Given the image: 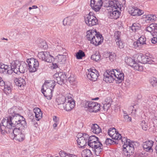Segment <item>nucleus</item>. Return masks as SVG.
Here are the masks:
<instances>
[{
	"label": "nucleus",
	"mask_w": 157,
	"mask_h": 157,
	"mask_svg": "<svg viewBox=\"0 0 157 157\" xmlns=\"http://www.w3.org/2000/svg\"><path fill=\"white\" fill-rule=\"evenodd\" d=\"M53 77L54 80L57 81V83L60 85L64 84L67 78L65 74L62 72L55 74L53 75Z\"/></svg>",
	"instance_id": "obj_6"
},
{
	"label": "nucleus",
	"mask_w": 157,
	"mask_h": 157,
	"mask_svg": "<svg viewBox=\"0 0 157 157\" xmlns=\"http://www.w3.org/2000/svg\"><path fill=\"white\" fill-rule=\"evenodd\" d=\"M112 139L117 140L118 142V140H120L121 137V136L120 134H119L117 131V132H114V134L111 136Z\"/></svg>",
	"instance_id": "obj_40"
},
{
	"label": "nucleus",
	"mask_w": 157,
	"mask_h": 157,
	"mask_svg": "<svg viewBox=\"0 0 157 157\" xmlns=\"http://www.w3.org/2000/svg\"><path fill=\"white\" fill-rule=\"evenodd\" d=\"M16 135V137L14 138L18 141H22L24 140L25 139V136L24 134L22 133V132L19 134Z\"/></svg>",
	"instance_id": "obj_39"
},
{
	"label": "nucleus",
	"mask_w": 157,
	"mask_h": 157,
	"mask_svg": "<svg viewBox=\"0 0 157 157\" xmlns=\"http://www.w3.org/2000/svg\"><path fill=\"white\" fill-rule=\"evenodd\" d=\"M96 104H97V102L86 100L83 101V106L85 108H87L88 110L90 112H92V111L90 110V109H93Z\"/></svg>",
	"instance_id": "obj_21"
},
{
	"label": "nucleus",
	"mask_w": 157,
	"mask_h": 157,
	"mask_svg": "<svg viewBox=\"0 0 157 157\" xmlns=\"http://www.w3.org/2000/svg\"><path fill=\"white\" fill-rule=\"evenodd\" d=\"M27 66L26 63L24 62H22L21 63L19 68L17 70V74L18 73H23L27 70Z\"/></svg>",
	"instance_id": "obj_28"
},
{
	"label": "nucleus",
	"mask_w": 157,
	"mask_h": 157,
	"mask_svg": "<svg viewBox=\"0 0 157 157\" xmlns=\"http://www.w3.org/2000/svg\"><path fill=\"white\" fill-rule=\"evenodd\" d=\"M39 43L38 46L41 48H43L44 49H46L48 48V45L46 41L42 39L39 40Z\"/></svg>",
	"instance_id": "obj_36"
},
{
	"label": "nucleus",
	"mask_w": 157,
	"mask_h": 157,
	"mask_svg": "<svg viewBox=\"0 0 157 157\" xmlns=\"http://www.w3.org/2000/svg\"><path fill=\"white\" fill-rule=\"evenodd\" d=\"M75 78L73 75H71L68 78V80L71 84L75 83Z\"/></svg>",
	"instance_id": "obj_52"
},
{
	"label": "nucleus",
	"mask_w": 157,
	"mask_h": 157,
	"mask_svg": "<svg viewBox=\"0 0 157 157\" xmlns=\"http://www.w3.org/2000/svg\"><path fill=\"white\" fill-rule=\"evenodd\" d=\"M150 43L147 41L146 38L144 36H141L136 41L134 42L133 45L135 48H136L139 46L144 44L149 45Z\"/></svg>",
	"instance_id": "obj_12"
},
{
	"label": "nucleus",
	"mask_w": 157,
	"mask_h": 157,
	"mask_svg": "<svg viewBox=\"0 0 157 157\" xmlns=\"http://www.w3.org/2000/svg\"><path fill=\"white\" fill-rule=\"evenodd\" d=\"M57 57L58 58V63L62 64L65 63L66 59V56L59 54L57 56Z\"/></svg>",
	"instance_id": "obj_35"
},
{
	"label": "nucleus",
	"mask_w": 157,
	"mask_h": 157,
	"mask_svg": "<svg viewBox=\"0 0 157 157\" xmlns=\"http://www.w3.org/2000/svg\"><path fill=\"white\" fill-rule=\"evenodd\" d=\"M82 136H81V137H83V139L85 140L88 142V139L89 138V136L86 133L82 134Z\"/></svg>",
	"instance_id": "obj_63"
},
{
	"label": "nucleus",
	"mask_w": 157,
	"mask_h": 157,
	"mask_svg": "<svg viewBox=\"0 0 157 157\" xmlns=\"http://www.w3.org/2000/svg\"><path fill=\"white\" fill-rule=\"evenodd\" d=\"M120 140L122 143L124 142V144H128L132 142L130 139H127L125 137H122L121 139H120Z\"/></svg>",
	"instance_id": "obj_55"
},
{
	"label": "nucleus",
	"mask_w": 157,
	"mask_h": 157,
	"mask_svg": "<svg viewBox=\"0 0 157 157\" xmlns=\"http://www.w3.org/2000/svg\"><path fill=\"white\" fill-rule=\"evenodd\" d=\"M65 103V110L67 111H70L74 107L75 105V101L67 100V101Z\"/></svg>",
	"instance_id": "obj_25"
},
{
	"label": "nucleus",
	"mask_w": 157,
	"mask_h": 157,
	"mask_svg": "<svg viewBox=\"0 0 157 157\" xmlns=\"http://www.w3.org/2000/svg\"><path fill=\"white\" fill-rule=\"evenodd\" d=\"M117 131L116 130V129L114 128H110L108 130V134L110 137L112 136L113 134H114V132H117Z\"/></svg>",
	"instance_id": "obj_53"
},
{
	"label": "nucleus",
	"mask_w": 157,
	"mask_h": 157,
	"mask_svg": "<svg viewBox=\"0 0 157 157\" xmlns=\"http://www.w3.org/2000/svg\"><path fill=\"white\" fill-rule=\"evenodd\" d=\"M147 63L151 64H152L154 62L153 60H152L151 58L149 56H147Z\"/></svg>",
	"instance_id": "obj_62"
},
{
	"label": "nucleus",
	"mask_w": 157,
	"mask_h": 157,
	"mask_svg": "<svg viewBox=\"0 0 157 157\" xmlns=\"http://www.w3.org/2000/svg\"><path fill=\"white\" fill-rule=\"evenodd\" d=\"M98 33L96 29L90 30L86 32V38L88 40L90 41V43H92V42L94 41V38H95V36Z\"/></svg>",
	"instance_id": "obj_16"
},
{
	"label": "nucleus",
	"mask_w": 157,
	"mask_h": 157,
	"mask_svg": "<svg viewBox=\"0 0 157 157\" xmlns=\"http://www.w3.org/2000/svg\"><path fill=\"white\" fill-rule=\"evenodd\" d=\"M132 141L128 144H124L123 146V153L127 156L129 157L134 153V148Z\"/></svg>",
	"instance_id": "obj_5"
},
{
	"label": "nucleus",
	"mask_w": 157,
	"mask_h": 157,
	"mask_svg": "<svg viewBox=\"0 0 157 157\" xmlns=\"http://www.w3.org/2000/svg\"><path fill=\"white\" fill-rule=\"evenodd\" d=\"M103 80L107 83H113L115 82L114 77L112 72L109 70H107L104 74Z\"/></svg>",
	"instance_id": "obj_11"
},
{
	"label": "nucleus",
	"mask_w": 157,
	"mask_h": 157,
	"mask_svg": "<svg viewBox=\"0 0 157 157\" xmlns=\"http://www.w3.org/2000/svg\"><path fill=\"white\" fill-rule=\"evenodd\" d=\"M13 70H10V67L8 65H5L2 63H0V73L4 75H11Z\"/></svg>",
	"instance_id": "obj_13"
},
{
	"label": "nucleus",
	"mask_w": 157,
	"mask_h": 157,
	"mask_svg": "<svg viewBox=\"0 0 157 157\" xmlns=\"http://www.w3.org/2000/svg\"><path fill=\"white\" fill-rule=\"evenodd\" d=\"M121 13V12L117 10L113 11V9L108 12V15L110 18L117 19L120 16Z\"/></svg>",
	"instance_id": "obj_20"
},
{
	"label": "nucleus",
	"mask_w": 157,
	"mask_h": 157,
	"mask_svg": "<svg viewBox=\"0 0 157 157\" xmlns=\"http://www.w3.org/2000/svg\"><path fill=\"white\" fill-rule=\"evenodd\" d=\"M87 144L95 152L96 155L101 154L103 149V146L98 137L95 135H92L89 137Z\"/></svg>",
	"instance_id": "obj_1"
},
{
	"label": "nucleus",
	"mask_w": 157,
	"mask_h": 157,
	"mask_svg": "<svg viewBox=\"0 0 157 157\" xmlns=\"http://www.w3.org/2000/svg\"><path fill=\"white\" fill-rule=\"evenodd\" d=\"M103 104V105L102 106V108L105 111H107L109 109L111 105V104L109 102Z\"/></svg>",
	"instance_id": "obj_54"
},
{
	"label": "nucleus",
	"mask_w": 157,
	"mask_h": 157,
	"mask_svg": "<svg viewBox=\"0 0 157 157\" xmlns=\"http://www.w3.org/2000/svg\"><path fill=\"white\" fill-rule=\"evenodd\" d=\"M73 22V18L72 17H66L63 21V25H70Z\"/></svg>",
	"instance_id": "obj_32"
},
{
	"label": "nucleus",
	"mask_w": 157,
	"mask_h": 157,
	"mask_svg": "<svg viewBox=\"0 0 157 157\" xmlns=\"http://www.w3.org/2000/svg\"><path fill=\"white\" fill-rule=\"evenodd\" d=\"M21 63L20 62L17 60L12 61L10 63V70H13L14 73L17 74V70L20 65H21Z\"/></svg>",
	"instance_id": "obj_22"
},
{
	"label": "nucleus",
	"mask_w": 157,
	"mask_h": 157,
	"mask_svg": "<svg viewBox=\"0 0 157 157\" xmlns=\"http://www.w3.org/2000/svg\"><path fill=\"white\" fill-rule=\"evenodd\" d=\"M120 36L121 32L118 31H116L114 34V37L115 39V42H117L118 41H119V40H121Z\"/></svg>",
	"instance_id": "obj_49"
},
{
	"label": "nucleus",
	"mask_w": 157,
	"mask_h": 157,
	"mask_svg": "<svg viewBox=\"0 0 157 157\" xmlns=\"http://www.w3.org/2000/svg\"><path fill=\"white\" fill-rule=\"evenodd\" d=\"M86 74L88 79L93 81H96L99 75L98 71L95 69H89L88 70V72H87Z\"/></svg>",
	"instance_id": "obj_9"
},
{
	"label": "nucleus",
	"mask_w": 157,
	"mask_h": 157,
	"mask_svg": "<svg viewBox=\"0 0 157 157\" xmlns=\"http://www.w3.org/2000/svg\"><path fill=\"white\" fill-rule=\"evenodd\" d=\"M85 56L84 52L82 50H79L78 52L76 54V58L78 59H81Z\"/></svg>",
	"instance_id": "obj_41"
},
{
	"label": "nucleus",
	"mask_w": 157,
	"mask_h": 157,
	"mask_svg": "<svg viewBox=\"0 0 157 157\" xmlns=\"http://www.w3.org/2000/svg\"><path fill=\"white\" fill-rule=\"evenodd\" d=\"M103 40V38L99 32H98L94 38V41L92 42V44L96 46L101 44Z\"/></svg>",
	"instance_id": "obj_19"
},
{
	"label": "nucleus",
	"mask_w": 157,
	"mask_h": 157,
	"mask_svg": "<svg viewBox=\"0 0 157 157\" xmlns=\"http://www.w3.org/2000/svg\"><path fill=\"white\" fill-rule=\"evenodd\" d=\"M106 54L107 56L106 58L109 57L110 60H113V59L116 56L115 54L113 52H107Z\"/></svg>",
	"instance_id": "obj_51"
},
{
	"label": "nucleus",
	"mask_w": 157,
	"mask_h": 157,
	"mask_svg": "<svg viewBox=\"0 0 157 157\" xmlns=\"http://www.w3.org/2000/svg\"><path fill=\"white\" fill-rule=\"evenodd\" d=\"M110 71L112 72V74L114 77H116L117 75H119L122 72L118 69H112V71L110 70Z\"/></svg>",
	"instance_id": "obj_48"
},
{
	"label": "nucleus",
	"mask_w": 157,
	"mask_h": 157,
	"mask_svg": "<svg viewBox=\"0 0 157 157\" xmlns=\"http://www.w3.org/2000/svg\"><path fill=\"white\" fill-rule=\"evenodd\" d=\"M42 112L35 114V117L36 120L39 121L42 118Z\"/></svg>",
	"instance_id": "obj_59"
},
{
	"label": "nucleus",
	"mask_w": 157,
	"mask_h": 157,
	"mask_svg": "<svg viewBox=\"0 0 157 157\" xmlns=\"http://www.w3.org/2000/svg\"><path fill=\"white\" fill-rule=\"evenodd\" d=\"M67 100L65 97L62 96L59 98L57 101L58 104H64L65 102H67Z\"/></svg>",
	"instance_id": "obj_45"
},
{
	"label": "nucleus",
	"mask_w": 157,
	"mask_h": 157,
	"mask_svg": "<svg viewBox=\"0 0 157 157\" xmlns=\"http://www.w3.org/2000/svg\"><path fill=\"white\" fill-rule=\"evenodd\" d=\"M102 0H91L90 6L95 12L98 11L102 5Z\"/></svg>",
	"instance_id": "obj_10"
},
{
	"label": "nucleus",
	"mask_w": 157,
	"mask_h": 157,
	"mask_svg": "<svg viewBox=\"0 0 157 157\" xmlns=\"http://www.w3.org/2000/svg\"><path fill=\"white\" fill-rule=\"evenodd\" d=\"M61 154L62 155H65V157H77V156L75 155L66 153L64 151L61 152Z\"/></svg>",
	"instance_id": "obj_56"
},
{
	"label": "nucleus",
	"mask_w": 157,
	"mask_h": 157,
	"mask_svg": "<svg viewBox=\"0 0 157 157\" xmlns=\"http://www.w3.org/2000/svg\"><path fill=\"white\" fill-rule=\"evenodd\" d=\"M26 62L28 63L30 72H34L37 71L39 65L38 60L34 58H31L28 59Z\"/></svg>",
	"instance_id": "obj_4"
},
{
	"label": "nucleus",
	"mask_w": 157,
	"mask_h": 157,
	"mask_svg": "<svg viewBox=\"0 0 157 157\" xmlns=\"http://www.w3.org/2000/svg\"><path fill=\"white\" fill-rule=\"evenodd\" d=\"M91 131L94 133L98 134L101 131V128L96 124H92L91 127Z\"/></svg>",
	"instance_id": "obj_30"
},
{
	"label": "nucleus",
	"mask_w": 157,
	"mask_h": 157,
	"mask_svg": "<svg viewBox=\"0 0 157 157\" xmlns=\"http://www.w3.org/2000/svg\"><path fill=\"white\" fill-rule=\"evenodd\" d=\"M14 82L16 86L21 87H23L26 84L25 80L21 78H15Z\"/></svg>",
	"instance_id": "obj_26"
},
{
	"label": "nucleus",
	"mask_w": 157,
	"mask_h": 157,
	"mask_svg": "<svg viewBox=\"0 0 157 157\" xmlns=\"http://www.w3.org/2000/svg\"><path fill=\"white\" fill-rule=\"evenodd\" d=\"M147 56L145 55H142V63L143 64L147 63Z\"/></svg>",
	"instance_id": "obj_61"
},
{
	"label": "nucleus",
	"mask_w": 157,
	"mask_h": 157,
	"mask_svg": "<svg viewBox=\"0 0 157 157\" xmlns=\"http://www.w3.org/2000/svg\"><path fill=\"white\" fill-rule=\"evenodd\" d=\"M155 36H154L151 40V42L153 44L157 43V34L156 35H155Z\"/></svg>",
	"instance_id": "obj_64"
},
{
	"label": "nucleus",
	"mask_w": 157,
	"mask_h": 157,
	"mask_svg": "<svg viewBox=\"0 0 157 157\" xmlns=\"http://www.w3.org/2000/svg\"><path fill=\"white\" fill-rule=\"evenodd\" d=\"M9 119L12 127H17L21 128V129L27 128V124L25 118L18 113L9 117Z\"/></svg>",
	"instance_id": "obj_2"
},
{
	"label": "nucleus",
	"mask_w": 157,
	"mask_h": 157,
	"mask_svg": "<svg viewBox=\"0 0 157 157\" xmlns=\"http://www.w3.org/2000/svg\"><path fill=\"white\" fill-rule=\"evenodd\" d=\"M20 128H19L17 127L11 128L8 132V133L10 134V136L12 139H14L16 137V135L19 134L22 131Z\"/></svg>",
	"instance_id": "obj_14"
},
{
	"label": "nucleus",
	"mask_w": 157,
	"mask_h": 157,
	"mask_svg": "<svg viewBox=\"0 0 157 157\" xmlns=\"http://www.w3.org/2000/svg\"><path fill=\"white\" fill-rule=\"evenodd\" d=\"M143 18H145V21L146 23H149L151 21H155L156 17L155 15L148 14L144 15L143 16Z\"/></svg>",
	"instance_id": "obj_27"
},
{
	"label": "nucleus",
	"mask_w": 157,
	"mask_h": 157,
	"mask_svg": "<svg viewBox=\"0 0 157 157\" xmlns=\"http://www.w3.org/2000/svg\"><path fill=\"white\" fill-rule=\"evenodd\" d=\"M117 44V45L120 49H122L124 48V45L122 41L121 40L118 41L116 42Z\"/></svg>",
	"instance_id": "obj_57"
},
{
	"label": "nucleus",
	"mask_w": 157,
	"mask_h": 157,
	"mask_svg": "<svg viewBox=\"0 0 157 157\" xmlns=\"http://www.w3.org/2000/svg\"><path fill=\"white\" fill-rule=\"evenodd\" d=\"M56 81L53 80H47L45 81L44 84L42 86V87L44 88H51L53 89L56 85Z\"/></svg>",
	"instance_id": "obj_24"
},
{
	"label": "nucleus",
	"mask_w": 157,
	"mask_h": 157,
	"mask_svg": "<svg viewBox=\"0 0 157 157\" xmlns=\"http://www.w3.org/2000/svg\"><path fill=\"white\" fill-rule=\"evenodd\" d=\"M37 56L40 59L47 62L51 63L53 57L48 52H40L38 53Z\"/></svg>",
	"instance_id": "obj_8"
},
{
	"label": "nucleus",
	"mask_w": 157,
	"mask_h": 157,
	"mask_svg": "<svg viewBox=\"0 0 157 157\" xmlns=\"http://www.w3.org/2000/svg\"><path fill=\"white\" fill-rule=\"evenodd\" d=\"M150 82L153 87L157 86V78L153 77L150 79Z\"/></svg>",
	"instance_id": "obj_47"
},
{
	"label": "nucleus",
	"mask_w": 157,
	"mask_h": 157,
	"mask_svg": "<svg viewBox=\"0 0 157 157\" xmlns=\"http://www.w3.org/2000/svg\"><path fill=\"white\" fill-rule=\"evenodd\" d=\"M154 142L152 140H147L144 143L143 147L146 151L151 152L153 151L152 147L153 145Z\"/></svg>",
	"instance_id": "obj_23"
},
{
	"label": "nucleus",
	"mask_w": 157,
	"mask_h": 157,
	"mask_svg": "<svg viewBox=\"0 0 157 157\" xmlns=\"http://www.w3.org/2000/svg\"><path fill=\"white\" fill-rule=\"evenodd\" d=\"M129 28L132 31L135 32L140 29L141 25L138 23H135L132 24V26H130Z\"/></svg>",
	"instance_id": "obj_34"
},
{
	"label": "nucleus",
	"mask_w": 157,
	"mask_h": 157,
	"mask_svg": "<svg viewBox=\"0 0 157 157\" xmlns=\"http://www.w3.org/2000/svg\"><path fill=\"white\" fill-rule=\"evenodd\" d=\"M84 18L86 24L89 26L91 27L98 24V20L96 17H91L90 18L89 17H85Z\"/></svg>",
	"instance_id": "obj_17"
},
{
	"label": "nucleus",
	"mask_w": 157,
	"mask_h": 157,
	"mask_svg": "<svg viewBox=\"0 0 157 157\" xmlns=\"http://www.w3.org/2000/svg\"><path fill=\"white\" fill-rule=\"evenodd\" d=\"M92 155L90 150L89 149H85L82 152V157H92Z\"/></svg>",
	"instance_id": "obj_33"
},
{
	"label": "nucleus",
	"mask_w": 157,
	"mask_h": 157,
	"mask_svg": "<svg viewBox=\"0 0 157 157\" xmlns=\"http://www.w3.org/2000/svg\"><path fill=\"white\" fill-rule=\"evenodd\" d=\"M138 8L136 7H132L129 9V12L133 16L137 15Z\"/></svg>",
	"instance_id": "obj_42"
},
{
	"label": "nucleus",
	"mask_w": 157,
	"mask_h": 157,
	"mask_svg": "<svg viewBox=\"0 0 157 157\" xmlns=\"http://www.w3.org/2000/svg\"><path fill=\"white\" fill-rule=\"evenodd\" d=\"M77 141L78 145L81 147L86 146L87 143V141L81 136L78 137Z\"/></svg>",
	"instance_id": "obj_31"
},
{
	"label": "nucleus",
	"mask_w": 157,
	"mask_h": 157,
	"mask_svg": "<svg viewBox=\"0 0 157 157\" xmlns=\"http://www.w3.org/2000/svg\"><path fill=\"white\" fill-rule=\"evenodd\" d=\"M124 73H122L120 74L117 75L116 77H114L115 82L117 84H119L122 83L124 81Z\"/></svg>",
	"instance_id": "obj_29"
},
{
	"label": "nucleus",
	"mask_w": 157,
	"mask_h": 157,
	"mask_svg": "<svg viewBox=\"0 0 157 157\" xmlns=\"http://www.w3.org/2000/svg\"><path fill=\"white\" fill-rule=\"evenodd\" d=\"M125 62L128 65L133 67L135 70L139 71H142L143 70V67L137 63L135 59L130 57L127 58L125 59Z\"/></svg>",
	"instance_id": "obj_7"
},
{
	"label": "nucleus",
	"mask_w": 157,
	"mask_h": 157,
	"mask_svg": "<svg viewBox=\"0 0 157 157\" xmlns=\"http://www.w3.org/2000/svg\"><path fill=\"white\" fill-rule=\"evenodd\" d=\"M6 118L7 119H3L0 124V132L2 135L8 133L9 130L12 127L9 118L7 117Z\"/></svg>",
	"instance_id": "obj_3"
},
{
	"label": "nucleus",
	"mask_w": 157,
	"mask_h": 157,
	"mask_svg": "<svg viewBox=\"0 0 157 157\" xmlns=\"http://www.w3.org/2000/svg\"><path fill=\"white\" fill-rule=\"evenodd\" d=\"M41 92L47 99L50 100L52 99V93L53 92V89L50 88H45L42 87Z\"/></svg>",
	"instance_id": "obj_15"
},
{
	"label": "nucleus",
	"mask_w": 157,
	"mask_h": 157,
	"mask_svg": "<svg viewBox=\"0 0 157 157\" xmlns=\"http://www.w3.org/2000/svg\"><path fill=\"white\" fill-rule=\"evenodd\" d=\"M140 125L142 129L146 131L148 128L147 121H142L140 124Z\"/></svg>",
	"instance_id": "obj_44"
},
{
	"label": "nucleus",
	"mask_w": 157,
	"mask_h": 157,
	"mask_svg": "<svg viewBox=\"0 0 157 157\" xmlns=\"http://www.w3.org/2000/svg\"><path fill=\"white\" fill-rule=\"evenodd\" d=\"M15 108H11L10 109L8 110V113H9V117L8 118L10 117H13L15 115L17 114L15 112Z\"/></svg>",
	"instance_id": "obj_46"
},
{
	"label": "nucleus",
	"mask_w": 157,
	"mask_h": 157,
	"mask_svg": "<svg viewBox=\"0 0 157 157\" xmlns=\"http://www.w3.org/2000/svg\"><path fill=\"white\" fill-rule=\"evenodd\" d=\"M118 142L117 141V140H114L110 138H107L106 139L105 141V144L107 145H110L111 144H117Z\"/></svg>",
	"instance_id": "obj_38"
},
{
	"label": "nucleus",
	"mask_w": 157,
	"mask_h": 157,
	"mask_svg": "<svg viewBox=\"0 0 157 157\" xmlns=\"http://www.w3.org/2000/svg\"><path fill=\"white\" fill-rule=\"evenodd\" d=\"M147 31L150 32L153 36L157 34V24H151L147 28Z\"/></svg>",
	"instance_id": "obj_18"
},
{
	"label": "nucleus",
	"mask_w": 157,
	"mask_h": 157,
	"mask_svg": "<svg viewBox=\"0 0 157 157\" xmlns=\"http://www.w3.org/2000/svg\"><path fill=\"white\" fill-rule=\"evenodd\" d=\"M115 3L116 6L117 7V9L119 8L120 10L122 6V3L117 1H115Z\"/></svg>",
	"instance_id": "obj_60"
},
{
	"label": "nucleus",
	"mask_w": 157,
	"mask_h": 157,
	"mask_svg": "<svg viewBox=\"0 0 157 157\" xmlns=\"http://www.w3.org/2000/svg\"><path fill=\"white\" fill-rule=\"evenodd\" d=\"M91 59L92 60L97 62L100 59L101 56L99 52H96L91 56Z\"/></svg>",
	"instance_id": "obj_37"
},
{
	"label": "nucleus",
	"mask_w": 157,
	"mask_h": 157,
	"mask_svg": "<svg viewBox=\"0 0 157 157\" xmlns=\"http://www.w3.org/2000/svg\"><path fill=\"white\" fill-rule=\"evenodd\" d=\"M96 17L95 16L94 13L93 12H90L89 13L86 15V16L84 17V18L85 17H89V18H90L91 17Z\"/></svg>",
	"instance_id": "obj_58"
},
{
	"label": "nucleus",
	"mask_w": 157,
	"mask_h": 157,
	"mask_svg": "<svg viewBox=\"0 0 157 157\" xmlns=\"http://www.w3.org/2000/svg\"><path fill=\"white\" fill-rule=\"evenodd\" d=\"M10 82L6 83V85H5L4 87V90L5 92L7 93L8 94L11 93L12 89L10 86Z\"/></svg>",
	"instance_id": "obj_43"
},
{
	"label": "nucleus",
	"mask_w": 157,
	"mask_h": 157,
	"mask_svg": "<svg viewBox=\"0 0 157 157\" xmlns=\"http://www.w3.org/2000/svg\"><path fill=\"white\" fill-rule=\"evenodd\" d=\"M100 104L97 103V104H96V105L94 107L93 109H90V110L92 111V112L96 113L98 111H99L100 109Z\"/></svg>",
	"instance_id": "obj_50"
}]
</instances>
